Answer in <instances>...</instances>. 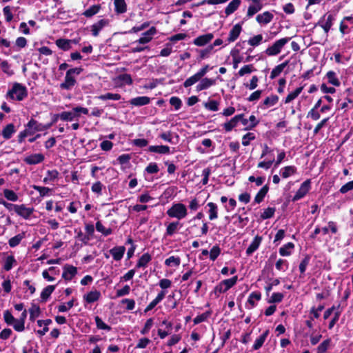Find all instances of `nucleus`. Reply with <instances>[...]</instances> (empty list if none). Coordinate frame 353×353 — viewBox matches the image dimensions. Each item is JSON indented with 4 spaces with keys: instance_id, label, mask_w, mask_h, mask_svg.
Segmentation results:
<instances>
[{
    "instance_id": "f257e3e1",
    "label": "nucleus",
    "mask_w": 353,
    "mask_h": 353,
    "mask_svg": "<svg viewBox=\"0 0 353 353\" xmlns=\"http://www.w3.org/2000/svg\"><path fill=\"white\" fill-rule=\"evenodd\" d=\"M211 69L208 65H205L201 68L196 73L190 77L188 78L183 83L185 88H188L199 82L196 86V91L199 92L201 90H207L211 86L216 84L215 79L210 78H203L208 72Z\"/></svg>"
},
{
    "instance_id": "f03ea898",
    "label": "nucleus",
    "mask_w": 353,
    "mask_h": 353,
    "mask_svg": "<svg viewBox=\"0 0 353 353\" xmlns=\"http://www.w3.org/2000/svg\"><path fill=\"white\" fill-rule=\"evenodd\" d=\"M27 96V88L20 83L15 82L12 84V88L8 91L6 97L8 99L21 101L26 98Z\"/></svg>"
},
{
    "instance_id": "7ed1b4c3",
    "label": "nucleus",
    "mask_w": 353,
    "mask_h": 353,
    "mask_svg": "<svg viewBox=\"0 0 353 353\" xmlns=\"http://www.w3.org/2000/svg\"><path fill=\"white\" fill-rule=\"evenodd\" d=\"M166 214L169 217L176 219L179 221L187 216L188 208L181 203H173L172 206L168 209Z\"/></svg>"
},
{
    "instance_id": "20e7f679",
    "label": "nucleus",
    "mask_w": 353,
    "mask_h": 353,
    "mask_svg": "<svg viewBox=\"0 0 353 353\" xmlns=\"http://www.w3.org/2000/svg\"><path fill=\"white\" fill-rule=\"evenodd\" d=\"M81 114H88V110L83 107H75L70 111H65L60 113L61 120L63 121H78Z\"/></svg>"
},
{
    "instance_id": "39448f33",
    "label": "nucleus",
    "mask_w": 353,
    "mask_h": 353,
    "mask_svg": "<svg viewBox=\"0 0 353 353\" xmlns=\"http://www.w3.org/2000/svg\"><path fill=\"white\" fill-rule=\"evenodd\" d=\"M290 37H284L276 40L272 45L270 46L264 51L265 54L269 57H273L279 54L283 48L290 41Z\"/></svg>"
},
{
    "instance_id": "423d86ee",
    "label": "nucleus",
    "mask_w": 353,
    "mask_h": 353,
    "mask_svg": "<svg viewBox=\"0 0 353 353\" xmlns=\"http://www.w3.org/2000/svg\"><path fill=\"white\" fill-rule=\"evenodd\" d=\"M334 21L335 16L333 14L327 13L321 17L316 26L322 28L324 32L327 34L330 30Z\"/></svg>"
},
{
    "instance_id": "0eeeda50",
    "label": "nucleus",
    "mask_w": 353,
    "mask_h": 353,
    "mask_svg": "<svg viewBox=\"0 0 353 353\" xmlns=\"http://www.w3.org/2000/svg\"><path fill=\"white\" fill-rule=\"evenodd\" d=\"M311 188V181L307 179L300 186L299 189L296 191V194L292 198V201H296L303 198L309 192Z\"/></svg>"
},
{
    "instance_id": "6e6552de",
    "label": "nucleus",
    "mask_w": 353,
    "mask_h": 353,
    "mask_svg": "<svg viewBox=\"0 0 353 353\" xmlns=\"http://www.w3.org/2000/svg\"><path fill=\"white\" fill-rule=\"evenodd\" d=\"M157 34V29L155 27H151L148 31L145 32L142 37H140L136 43H139L140 44H146L150 42L153 38V37Z\"/></svg>"
},
{
    "instance_id": "1a4fd4ad",
    "label": "nucleus",
    "mask_w": 353,
    "mask_h": 353,
    "mask_svg": "<svg viewBox=\"0 0 353 353\" xmlns=\"http://www.w3.org/2000/svg\"><path fill=\"white\" fill-rule=\"evenodd\" d=\"M50 126V124L43 125L37 122L34 119H31L27 124L26 127L29 129L30 131L35 132L39 131H43L48 130Z\"/></svg>"
},
{
    "instance_id": "9d476101",
    "label": "nucleus",
    "mask_w": 353,
    "mask_h": 353,
    "mask_svg": "<svg viewBox=\"0 0 353 353\" xmlns=\"http://www.w3.org/2000/svg\"><path fill=\"white\" fill-rule=\"evenodd\" d=\"M214 38L212 33H207L203 35H200L194 39L193 43L196 46H204L205 45L210 43Z\"/></svg>"
},
{
    "instance_id": "9b49d317",
    "label": "nucleus",
    "mask_w": 353,
    "mask_h": 353,
    "mask_svg": "<svg viewBox=\"0 0 353 353\" xmlns=\"http://www.w3.org/2000/svg\"><path fill=\"white\" fill-rule=\"evenodd\" d=\"M34 212L33 208H27L25 205H18L16 207V213L25 219H28Z\"/></svg>"
},
{
    "instance_id": "f8f14e48",
    "label": "nucleus",
    "mask_w": 353,
    "mask_h": 353,
    "mask_svg": "<svg viewBox=\"0 0 353 353\" xmlns=\"http://www.w3.org/2000/svg\"><path fill=\"white\" fill-rule=\"evenodd\" d=\"M77 274V268L70 265H65L63 268V272L62 274V277L65 281H70L72 279V278Z\"/></svg>"
},
{
    "instance_id": "ddd939ff",
    "label": "nucleus",
    "mask_w": 353,
    "mask_h": 353,
    "mask_svg": "<svg viewBox=\"0 0 353 353\" xmlns=\"http://www.w3.org/2000/svg\"><path fill=\"white\" fill-rule=\"evenodd\" d=\"M241 30H242V27L240 24L234 25L232 27V28L230 30L226 41L228 43L235 41L239 37Z\"/></svg>"
},
{
    "instance_id": "4468645a",
    "label": "nucleus",
    "mask_w": 353,
    "mask_h": 353,
    "mask_svg": "<svg viewBox=\"0 0 353 353\" xmlns=\"http://www.w3.org/2000/svg\"><path fill=\"white\" fill-rule=\"evenodd\" d=\"M76 79L74 76H72L66 72L65 81L60 84V88L63 90H71L76 84Z\"/></svg>"
},
{
    "instance_id": "2eb2a0df",
    "label": "nucleus",
    "mask_w": 353,
    "mask_h": 353,
    "mask_svg": "<svg viewBox=\"0 0 353 353\" xmlns=\"http://www.w3.org/2000/svg\"><path fill=\"white\" fill-rule=\"evenodd\" d=\"M109 23L107 19H101L91 26L92 34L94 37H97L100 31Z\"/></svg>"
},
{
    "instance_id": "dca6fc26",
    "label": "nucleus",
    "mask_w": 353,
    "mask_h": 353,
    "mask_svg": "<svg viewBox=\"0 0 353 353\" xmlns=\"http://www.w3.org/2000/svg\"><path fill=\"white\" fill-rule=\"evenodd\" d=\"M44 160V156L42 154H32L26 157L23 161L28 165H35L42 162Z\"/></svg>"
},
{
    "instance_id": "f3484780",
    "label": "nucleus",
    "mask_w": 353,
    "mask_h": 353,
    "mask_svg": "<svg viewBox=\"0 0 353 353\" xmlns=\"http://www.w3.org/2000/svg\"><path fill=\"white\" fill-rule=\"evenodd\" d=\"M274 18L272 13L266 11L256 16V21L263 25H266L272 21Z\"/></svg>"
},
{
    "instance_id": "a211bd4d",
    "label": "nucleus",
    "mask_w": 353,
    "mask_h": 353,
    "mask_svg": "<svg viewBox=\"0 0 353 353\" xmlns=\"http://www.w3.org/2000/svg\"><path fill=\"white\" fill-rule=\"evenodd\" d=\"M262 241V237L260 236H256L249 247L246 250V254L250 256L259 247Z\"/></svg>"
},
{
    "instance_id": "6ab92c4d",
    "label": "nucleus",
    "mask_w": 353,
    "mask_h": 353,
    "mask_svg": "<svg viewBox=\"0 0 353 353\" xmlns=\"http://www.w3.org/2000/svg\"><path fill=\"white\" fill-rule=\"evenodd\" d=\"M253 4L248 7L247 16L251 17L262 9L261 0H252Z\"/></svg>"
},
{
    "instance_id": "aec40b11",
    "label": "nucleus",
    "mask_w": 353,
    "mask_h": 353,
    "mask_svg": "<svg viewBox=\"0 0 353 353\" xmlns=\"http://www.w3.org/2000/svg\"><path fill=\"white\" fill-rule=\"evenodd\" d=\"M125 252V248L124 246H116L110 250V253L112 254L113 259L115 261H120Z\"/></svg>"
},
{
    "instance_id": "412c9836",
    "label": "nucleus",
    "mask_w": 353,
    "mask_h": 353,
    "mask_svg": "<svg viewBox=\"0 0 353 353\" xmlns=\"http://www.w3.org/2000/svg\"><path fill=\"white\" fill-rule=\"evenodd\" d=\"M148 151L161 154H167L170 153V148L168 145H150L148 148Z\"/></svg>"
},
{
    "instance_id": "4be33fe9",
    "label": "nucleus",
    "mask_w": 353,
    "mask_h": 353,
    "mask_svg": "<svg viewBox=\"0 0 353 353\" xmlns=\"http://www.w3.org/2000/svg\"><path fill=\"white\" fill-rule=\"evenodd\" d=\"M150 102V99L148 97L143 96V97H137L135 98H132L130 101V103L134 106H143L145 105H148Z\"/></svg>"
},
{
    "instance_id": "5701e85b",
    "label": "nucleus",
    "mask_w": 353,
    "mask_h": 353,
    "mask_svg": "<svg viewBox=\"0 0 353 353\" xmlns=\"http://www.w3.org/2000/svg\"><path fill=\"white\" fill-rule=\"evenodd\" d=\"M240 119V117H239V114H237L232 117L228 121L225 122L223 125V129L225 130V132H230L234 128L236 127L238 123H239Z\"/></svg>"
},
{
    "instance_id": "b1692460",
    "label": "nucleus",
    "mask_w": 353,
    "mask_h": 353,
    "mask_svg": "<svg viewBox=\"0 0 353 353\" xmlns=\"http://www.w3.org/2000/svg\"><path fill=\"white\" fill-rule=\"evenodd\" d=\"M241 0H232L225 8V15L228 17L234 13L240 6Z\"/></svg>"
},
{
    "instance_id": "393cba45",
    "label": "nucleus",
    "mask_w": 353,
    "mask_h": 353,
    "mask_svg": "<svg viewBox=\"0 0 353 353\" xmlns=\"http://www.w3.org/2000/svg\"><path fill=\"white\" fill-rule=\"evenodd\" d=\"M152 256L148 253L143 254L139 259L136 268H145L148 264L151 261Z\"/></svg>"
},
{
    "instance_id": "a878e982",
    "label": "nucleus",
    "mask_w": 353,
    "mask_h": 353,
    "mask_svg": "<svg viewBox=\"0 0 353 353\" xmlns=\"http://www.w3.org/2000/svg\"><path fill=\"white\" fill-rule=\"evenodd\" d=\"M17 130L13 123L8 124L2 130V136L5 139H10Z\"/></svg>"
},
{
    "instance_id": "bb28decb",
    "label": "nucleus",
    "mask_w": 353,
    "mask_h": 353,
    "mask_svg": "<svg viewBox=\"0 0 353 353\" xmlns=\"http://www.w3.org/2000/svg\"><path fill=\"white\" fill-rule=\"evenodd\" d=\"M296 167L293 165H288L282 168L279 171V174L282 176V178L287 179L293 175L296 172Z\"/></svg>"
},
{
    "instance_id": "cd10ccee",
    "label": "nucleus",
    "mask_w": 353,
    "mask_h": 353,
    "mask_svg": "<svg viewBox=\"0 0 353 353\" xmlns=\"http://www.w3.org/2000/svg\"><path fill=\"white\" fill-rule=\"evenodd\" d=\"M114 11L117 14H123L127 11L125 0H114Z\"/></svg>"
},
{
    "instance_id": "c85d7f7f",
    "label": "nucleus",
    "mask_w": 353,
    "mask_h": 353,
    "mask_svg": "<svg viewBox=\"0 0 353 353\" xmlns=\"http://www.w3.org/2000/svg\"><path fill=\"white\" fill-rule=\"evenodd\" d=\"M180 228L181 224L179 221H172L168 225L165 234L171 236L174 234Z\"/></svg>"
},
{
    "instance_id": "c756f323",
    "label": "nucleus",
    "mask_w": 353,
    "mask_h": 353,
    "mask_svg": "<svg viewBox=\"0 0 353 353\" xmlns=\"http://www.w3.org/2000/svg\"><path fill=\"white\" fill-rule=\"evenodd\" d=\"M268 334H269V330H267L259 337H258L254 343V345L252 347L253 350H257L260 349L263 346Z\"/></svg>"
},
{
    "instance_id": "7c9ffc66",
    "label": "nucleus",
    "mask_w": 353,
    "mask_h": 353,
    "mask_svg": "<svg viewBox=\"0 0 353 353\" xmlns=\"http://www.w3.org/2000/svg\"><path fill=\"white\" fill-rule=\"evenodd\" d=\"M101 296V293L99 291L95 290L90 292L87 294L83 296L84 299L86 302L91 303L95 302L99 300Z\"/></svg>"
},
{
    "instance_id": "2f4dec72",
    "label": "nucleus",
    "mask_w": 353,
    "mask_h": 353,
    "mask_svg": "<svg viewBox=\"0 0 353 353\" xmlns=\"http://www.w3.org/2000/svg\"><path fill=\"white\" fill-rule=\"evenodd\" d=\"M289 61H286L281 64L276 65L271 72L270 79H274L278 77L284 70V68L288 65Z\"/></svg>"
},
{
    "instance_id": "473e14b6",
    "label": "nucleus",
    "mask_w": 353,
    "mask_h": 353,
    "mask_svg": "<svg viewBox=\"0 0 353 353\" xmlns=\"http://www.w3.org/2000/svg\"><path fill=\"white\" fill-rule=\"evenodd\" d=\"M207 206L209 208L208 213H209V219L214 220L218 218V207L216 204L212 202H210L207 204Z\"/></svg>"
},
{
    "instance_id": "72a5a7b5",
    "label": "nucleus",
    "mask_w": 353,
    "mask_h": 353,
    "mask_svg": "<svg viewBox=\"0 0 353 353\" xmlns=\"http://www.w3.org/2000/svg\"><path fill=\"white\" fill-rule=\"evenodd\" d=\"M294 245L293 243L289 242L280 248L279 254L283 256H288L291 254L292 250L294 249Z\"/></svg>"
},
{
    "instance_id": "f704fd0d",
    "label": "nucleus",
    "mask_w": 353,
    "mask_h": 353,
    "mask_svg": "<svg viewBox=\"0 0 353 353\" xmlns=\"http://www.w3.org/2000/svg\"><path fill=\"white\" fill-rule=\"evenodd\" d=\"M25 238V233L22 232L18 234L17 235L12 237L9 241L8 244L10 247L14 248L20 244L21 241Z\"/></svg>"
},
{
    "instance_id": "c9c22d12",
    "label": "nucleus",
    "mask_w": 353,
    "mask_h": 353,
    "mask_svg": "<svg viewBox=\"0 0 353 353\" xmlns=\"http://www.w3.org/2000/svg\"><path fill=\"white\" fill-rule=\"evenodd\" d=\"M303 87L297 88L294 91L289 93L284 99L285 103H289L294 100L302 92Z\"/></svg>"
},
{
    "instance_id": "e433bc0d",
    "label": "nucleus",
    "mask_w": 353,
    "mask_h": 353,
    "mask_svg": "<svg viewBox=\"0 0 353 353\" xmlns=\"http://www.w3.org/2000/svg\"><path fill=\"white\" fill-rule=\"evenodd\" d=\"M56 288V285H48L43 289L41 293V298L42 301H46L50 296L51 294Z\"/></svg>"
},
{
    "instance_id": "4c0bfd02",
    "label": "nucleus",
    "mask_w": 353,
    "mask_h": 353,
    "mask_svg": "<svg viewBox=\"0 0 353 353\" xmlns=\"http://www.w3.org/2000/svg\"><path fill=\"white\" fill-rule=\"evenodd\" d=\"M261 298V294L259 292H252L248 299V304L250 305L248 307L249 309L253 308L256 306L255 301H259Z\"/></svg>"
},
{
    "instance_id": "58836bf2",
    "label": "nucleus",
    "mask_w": 353,
    "mask_h": 353,
    "mask_svg": "<svg viewBox=\"0 0 353 353\" xmlns=\"http://www.w3.org/2000/svg\"><path fill=\"white\" fill-rule=\"evenodd\" d=\"M17 265V261L12 255L8 256L5 259L3 269L6 271H10L13 266Z\"/></svg>"
},
{
    "instance_id": "ea45409f",
    "label": "nucleus",
    "mask_w": 353,
    "mask_h": 353,
    "mask_svg": "<svg viewBox=\"0 0 353 353\" xmlns=\"http://www.w3.org/2000/svg\"><path fill=\"white\" fill-rule=\"evenodd\" d=\"M326 77L327 79L328 82L334 85V86H339L341 84L340 81L336 77V73L334 71H329L326 74Z\"/></svg>"
},
{
    "instance_id": "a19ab883",
    "label": "nucleus",
    "mask_w": 353,
    "mask_h": 353,
    "mask_svg": "<svg viewBox=\"0 0 353 353\" xmlns=\"http://www.w3.org/2000/svg\"><path fill=\"white\" fill-rule=\"evenodd\" d=\"M101 10V6L100 5H94L90 7L88 9L85 10L83 13V15L85 17H92V16L97 14L99 10Z\"/></svg>"
},
{
    "instance_id": "79ce46f5",
    "label": "nucleus",
    "mask_w": 353,
    "mask_h": 353,
    "mask_svg": "<svg viewBox=\"0 0 353 353\" xmlns=\"http://www.w3.org/2000/svg\"><path fill=\"white\" fill-rule=\"evenodd\" d=\"M268 190V186L267 185H264L255 196L254 202L256 203H260L263 200Z\"/></svg>"
},
{
    "instance_id": "37998d69",
    "label": "nucleus",
    "mask_w": 353,
    "mask_h": 353,
    "mask_svg": "<svg viewBox=\"0 0 353 353\" xmlns=\"http://www.w3.org/2000/svg\"><path fill=\"white\" fill-rule=\"evenodd\" d=\"M121 96L119 94L117 93H105L104 94H101L98 97V99L105 101V100H113V101H118L121 99Z\"/></svg>"
},
{
    "instance_id": "c03bdc74",
    "label": "nucleus",
    "mask_w": 353,
    "mask_h": 353,
    "mask_svg": "<svg viewBox=\"0 0 353 353\" xmlns=\"http://www.w3.org/2000/svg\"><path fill=\"white\" fill-rule=\"evenodd\" d=\"M237 280V276H234L231 279H225L222 281L221 283L223 285L224 289H225V291H228L236 283Z\"/></svg>"
},
{
    "instance_id": "a18cd8bd",
    "label": "nucleus",
    "mask_w": 353,
    "mask_h": 353,
    "mask_svg": "<svg viewBox=\"0 0 353 353\" xmlns=\"http://www.w3.org/2000/svg\"><path fill=\"white\" fill-rule=\"evenodd\" d=\"M96 230L103 234L104 236H108L112 234V230L110 228H106L103 226L101 221L96 223Z\"/></svg>"
},
{
    "instance_id": "49530a36",
    "label": "nucleus",
    "mask_w": 353,
    "mask_h": 353,
    "mask_svg": "<svg viewBox=\"0 0 353 353\" xmlns=\"http://www.w3.org/2000/svg\"><path fill=\"white\" fill-rule=\"evenodd\" d=\"M70 42L71 41L68 39H59L57 40L56 44L59 48L68 50L70 48Z\"/></svg>"
},
{
    "instance_id": "de8ad7c7",
    "label": "nucleus",
    "mask_w": 353,
    "mask_h": 353,
    "mask_svg": "<svg viewBox=\"0 0 353 353\" xmlns=\"http://www.w3.org/2000/svg\"><path fill=\"white\" fill-rule=\"evenodd\" d=\"M279 101V97L276 95H271L270 97H268L264 101H263V105L265 106V108L271 107L274 105Z\"/></svg>"
},
{
    "instance_id": "09e8293b",
    "label": "nucleus",
    "mask_w": 353,
    "mask_h": 353,
    "mask_svg": "<svg viewBox=\"0 0 353 353\" xmlns=\"http://www.w3.org/2000/svg\"><path fill=\"white\" fill-rule=\"evenodd\" d=\"M4 196L10 201H17L19 199L17 194L12 190L5 189L3 190Z\"/></svg>"
},
{
    "instance_id": "8fccbe9b",
    "label": "nucleus",
    "mask_w": 353,
    "mask_h": 353,
    "mask_svg": "<svg viewBox=\"0 0 353 353\" xmlns=\"http://www.w3.org/2000/svg\"><path fill=\"white\" fill-rule=\"evenodd\" d=\"M263 41V36L262 34H257L254 36L253 37H251L248 41V44L251 46L256 47L261 44V43Z\"/></svg>"
},
{
    "instance_id": "3c124183",
    "label": "nucleus",
    "mask_w": 353,
    "mask_h": 353,
    "mask_svg": "<svg viewBox=\"0 0 353 353\" xmlns=\"http://www.w3.org/2000/svg\"><path fill=\"white\" fill-rule=\"evenodd\" d=\"M96 325L98 329L103 330L106 331H110L111 330V327L105 324L103 320L98 316L94 318Z\"/></svg>"
},
{
    "instance_id": "603ef678",
    "label": "nucleus",
    "mask_w": 353,
    "mask_h": 353,
    "mask_svg": "<svg viewBox=\"0 0 353 353\" xmlns=\"http://www.w3.org/2000/svg\"><path fill=\"white\" fill-rule=\"evenodd\" d=\"M204 107L210 111H217L219 110V102L214 100H210L203 103Z\"/></svg>"
},
{
    "instance_id": "864d4df0",
    "label": "nucleus",
    "mask_w": 353,
    "mask_h": 353,
    "mask_svg": "<svg viewBox=\"0 0 353 353\" xmlns=\"http://www.w3.org/2000/svg\"><path fill=\"white\" fill-rule=\"evenodd\" d=\"M180 258L174 256H170L165 261V264L167 266H179L180 265Z\"/></svg>"
},
{
    "instance_id": "5fc2aeb1",
    "label": "nucleus",
    "mask_w": 353,
    "mask_h": 353,
    "mask_svg": "<svg viewBox=\"0 0 353 353\" xmlns=\"http://www.w3.org/2000/svg\"><path fill=\"white\" fill-rule=\"evenodd\" d=\"M341 314V310H340V305H339L336 308V311L334 312V316L330 321L328 328L330 330L332 329L336 322L339 321L340 315Z\"/></svg>"
},
{
    "instance_id": "6e6d98bb",
    "label": "nucleus",
    "mask_w": 353,
    "mask_h": 353,
    "mask_svg": "<svg viewBox=\"0 0 353 353\" xmlns=\"http://www.w3.org/2000/svg\"><path fill=\"white\" fill-rule=\"evenodd\" d=\"M255 138V134L253 132H248L242 137V144L244 146H248L250 145V141L254 140Z\"/></svg>"
},
{
    "instance_id": "4d7b16f0",
    "label": "nucleus",
    "mask_w": 353,
    "mask_h": 353,
    "mask_svg": "<svg viewBox=\"0 0 353 353\" xmlns=\"http://www.w3.org/2000/svg\"><path fill=\"white\" fill-rule=\"evenodd\" d=\"M30 312V319L32 321H34L37 317L39 316L40 314V308L39 306L36 305H33L29 310Z\"/></svg>"
},
{
    "instance_id": "13d9d810",
    "label": "nucleus",
    "mask_w": 353,
    "mask_h": 353,
    "mask_svg": "<svg viewBox=\"0 0 353 353\" xmlns=\"http://www.w3.org/2000/svg\"><path fill=\"white\" fill-rule=\"evenodd\" d=\"M1 67L2 71L8 76H12V74H14V72L11 69V66L7 61H3L1 63Z\"/></svg>"
},
{
    "instance_id": "bf43d9fd",
    "label": "nucleus",
    "mask_w": 353,
    "mask_h": 353,
    "mask_svg": "<svg viewBox=\"0 0 353 353\" xmlns=\"http://www.w3.org/2000/svg\"><path fill=\"white\" fill-rule=\"evenodd\" d=\"M284 295L280 292H275L272 294L270 299L268 300L269 303H280L282 301Z\"/></svg>"
},
{
    "instance_id": "052dcab7",
    "label": "nucleus",
    "mask_w": 353,
    "mask_h": 353,
    "mask_svg": "<svg viewBox=\"0 0 353 353\" xmlns=\"http://www.w3.org/2000/svg\"><path fill=\"white\" fill-rule=\"evenodd\" d=\"M331 343V339H327L323 341L317 347V353H324L328 349Z\"/></svg>"
},
{
    "instance_id": "680f3d73",
    "label": "nucleus",
    "mask_w": 353,
    "mask_h": 353,
    "mask_svg": "<svg viewBox=\"0 0 353 353\" xmlns=\"http://www.w3.org/2000/svg\"><path fill=\"white\" fill-rule=\"evenodd\" d=\"M275 212V208H266L263 212L261 214V218L262 219H268L271 217H272Z\"/></svg>"
},
{
    "instance_id": "e2e57ef3",
    "label": "nucleus",
    "mask_w": 353,
    "mask_h": 353,
    "mask_svg": "<svg viewBox=\"0 0 353 353\" xmlns=\"http://www.w3.org/2000/svg\"><path fill=\"white\" fill-rule=\"evenodd\" d=\"M275 266H276V268L278 270L285 271L288 268V261L286 260H284V259H279L276 261V263L275 264Z\"/></svg>"
},
{
    "instance_id": "0e129e2a",
    "label": "nucleus",
    "mask_w": 353,
    "mask_h": 353,
    "mask_svg": "<svg viewBox=\"0 0 353 353\" xmlns=\"http://www.w3.org/2000/svg\"><path fill=\"white\" fill-rule=\"evenodd\" d=\"M145 170L148 174H156L159 171V168L157 163H150Z\"/></svg>"
},
{
    "instance_id": "69168bd1",
    "label": "nucleus",
    "mask_w": 353,
    "mask_h": 353,
    "mask_svg": "<svg viewBox=\"0 0 353 353\" xmlns=\"http://www.w3.org/2000/svg\"><path fill=\"white\" fill-rule=\"evenodd\" d=\"M221 253V249L219 246H213L210 251V258L212 261H215Z\"/></svg>"
},
{
    "instance_id": "338daca9",
    "label": "nucleus",
    "mask_w": 353,
    "mask_h": 353,
    "mask_svg": "<svg viewBox=\"0 0 353 353\" xmlns=\"http://www.w3.org/2000/svg\"><path fill=\"white\" fill-rule=\"evenodd\" d=\"M33 188L39 193L41 196H45L51 191L49 188L39 185H34Z\"/></svg>"
},
{
    "instance_id": "774afa93",
    "label": "nucleus",
    "mask_w": 353,
    "mask_h": 353,
    "mask_svg": "<svg viewBox=\"0 0 353 353\" xmlns=\"http://www.w3.org/2000/svg\"><path fill=\"white\" fill-rule=\"evenodd\" d=\"M3 318L8 325H12L16 320L9 310L4 312Z\"/></svg>"
}]
</instances>
